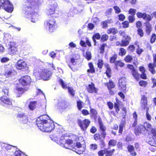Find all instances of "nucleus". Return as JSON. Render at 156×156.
Wrapping results in <instances>:
<instances>
[{"label":"nucleus","instance_id":"1","mask_svg":"<svg viewBox=\"0 0 156 156\" xmlns=\"http://www.w3.org/2000/svg\"><path fill=\"white\" fill-rule=\"evenodd\" d=\"M42 1V0H24L23 13L26 17L33 23L37 21V14L35 12Z\"/></svg>","mask_w":156,"mask_h":156},{"label":"nucleus","instance_id":"2","mask_svg":"<svg viewBox=\"0 0 156 156\" xmlns=\"http://www.w3.org/2000/svg\"><path fill=\"white\" fill-rule=\"evenodd\" d=\"M49 118L48 115H44L40 116L37 119V125L41 131L49 132L54 129V123Z\"/></svg>","mask_w":156,"mask_h":156},{"label":"nucleus","instance_id":"3","mask_svg":"<svg viewBox=\"0 0 156 156\" xmlns=\"http://www.w3.org/2000/svg\"><path fill=\"white\" fill-rule=\"evenodd\" d=\"M52 74L49 69H41L37 68L34 71V74L36 78L38 80L41 79L47 80L50 79Z\"/></svg>","mask_w":156,"mask_h":156},{"label":"nucleus","instance_id":"4","mask_svg":"<svg viewBox=\"0 0 156 156\" xmlns=\"http://www.w3.org/2000/svg\"><path fill=\"white\" fill-rule=\"evenodd\" d=\"M146 131L148 133H151L153 137L156 138V129L155 128H152L151 125L147 122H145L144 125H139L135 129V133L136 135H138L141 132Z\"/></svg>","mask_w":156,"mask_h":156},{"label":"nucleus","instance_id":"5","mask_svg":"<svg viewBox=\"0 0 156 156\" xmlns=\"http://www.w3.org/2000/svg\"><path fill=\"white\" fill-rule=\"evenodd\" d=\"M44 26L50 32H53L57 27L55 20L52 17L49 18L44 22Z\"/></svg>","mask_w":156,"mask_h":156},{"label":"nucleus","instance_id":"6","mask_svg":"<svg viewBox=\"0 0 156 156\" xmlns=\"http://www.w3.org/2000/svg\"><path fill=\"white\" fill-rule=\"evenodd\" d=\"M59 142L61 146L64 147L66 149L71 150L73 151H75V149L72 147L73 140L70 139L66 140L64 139V137H61Z\"/></svg>","mask_w":156,"mask_h":156},{"label":"nucleus","instance_id":"7","mask_svg":"<svg viewBox=\"0 0 156 156\" xmlns=\"http://www.w3.org/2000/svg\"><path fill=\"white\" fill-rule=\"evenodd\" d=\"M57 4L54 1H53L49 5L46 10V13L48 15H52L54 14Z\"/></svg>","mask_w":156,"mask_h":156},{"label":"nucleus","instance_id":"8","mask_svg":"<svg viewBox=\"0 0 156 156\" xmlns=\"http://www.w3.org/2000/svg\"><path fill=\"white\" fill-rule=\"evenodd\" d=\"M90 121L88 119H85L83 120L80 119L78 120L77 123L81 129L85 131L89 126Z\"/></svg>","mask_w":156,"mask_h":156},{"label":"nucleus","instance_id":"9","mask_svg":"<svg viewBox=\"0 0 156 156\" xmlns=\"http://www.w3.org/2000/svg\"><path fill=\"white\" fill-rule=\"evenodd\" d=\"M119 33L120 35L122 36L124 38V39L122 40L120 43V46H127L129 44L131 38L128 35L126 34L125 32L123 31H120Z\"/></svg>","mask_w":156,"mask_h":156},{"label":"nucleus","instance_id":"10","mask_svg":"<svg viewBox=\"0 0 156 156\" xmlns=\"http://www.w3.org/2000/svg\"><path fill=\"white\" fill-rule=\"evenodd\" d=\"M31 82L30 77L26 75L22 76L19 80L20 83L23 86H27L30 84Z\"/></svg>","mask_w":156,"mask_h":156},{"label":"nucleus","instance_id":"11","mask_svg":"<svg viewBox=\"0 0 156 156\" xmlns=\"http://www.w3.org/2000/svg\"><path fill=\"white\" fill-rule=\"evenodd\" d=\"M0 104L6 106L12 105V100L6 96H3L0 98Z\"/></svg>","mask_w":156,"mask_h":156},{"label":"nucleus","instance_id":"12","mask_svg":"<svg viewBox=\"0 0 156 156\" xmlns=\"http://www.w3.org/2000/svg\"><path fill=\"white\" fill-rule=\"evenodd\" d=\"M8 52L9 54L13 55L17 51V49L16 45L14 42H11L9 44Z\"/></svg>","mask_w":156,"mask_h":156},{"label":"nucleus","instance_id":"13","mask_svg":"<svg viewBox=\"0 0 156 156\" xmlns=\"http://www.w3.org/2000/svg\"><path fill=\"white\" fill-rule=\"evenodd\" d=\"M75 144H73L72 145V147L74 148L75 149V151L76 153L78 154H82L85 150V148L84 147H81V145L80 143L77 142L76 143V145Z\"/></svg>","mask_w":156,"mask_h":156},{"label":"nucleus","instance_id":"14","mask_svg":"<svg viewBox=\"0 0 156 156\" xmlns=\"http://www.w3.org/2000/svg\"><path fill=\"white\" fill-rule=\"evenodd\" d=\"M119 88L120 90L124 92L126 90V79L124 78L120 79L119 81Z\"/></svg>","mask_w":156,"mask_h":156},{"label":"nucleus","instance_id":"15","mask_svg":"<svg viewBox=\"0 0 156 156\" xmlns=\"http://www.w3.org/2000/svg\"><path fill=\"white\" fill-rule=\"evenodd\" d=\"M16 66L17 69L19 70H26L28 69L26 62L23 60H20L18 61L16 65Z\"/></svg>","mask_w":156,"mask_h":156},{"label":"nucleus","instance_id":"16","mask_svg":"<svg viewBox=\"0 0 156 156\" xmlns=\"http://www.w3.org/2000/svg\"><path fill=\"white\" fill-rule=\"evenodd\" d=\"M17 117L22 123L26 124L27 123L28 121V117L24 113H19L17 115Z\"/></svg>","mask_w":156,"mask_h":156},{"label":"nucleus","instance_id":"17","mask_svg":"<svg viewBox=\"0 0 156 156\" xmlns=\"http://www.w3.org/2000/svg\"><path fill=\"white\" fill-rule=\"evenodd\" d=\"M156 67V59H154L153 63H150L148 65V67L149 71L153 74H155L156 71L154 68Z\"/></svg>","mask_w":156,"mask_h":156},{"label":"nucleus","instance_id":"18","mask_svg":"<svg viewBox=\"0 0 156 156\" xmlns=\"http://www.w3.org/2000/svg\"><path fill=\"white\" fill-rule=\"evenodd\" d=\"M144 24L145 26L146 33L147 35H149L152 31V26L148 21L145 22Z\"/></svg>","mask_w":156,"mask_h":156},{"label":"nucleus","instance_id":"19","mask_svg":"<svg viewBox=\"0 0 156 156\" xmlns=\"http://www.w3.org/2000/svg\"><path fill=\"white\" fill-rule=\"evenodd\" d=\"M88 91L90 93H96L97 90L95 87L94 84L91 83L90 84L88 85L87 88Z\"/></svg>","mask_w":156,"mask_h":156},{"label":"nucleus","instance_id":"20","mask_svg":"<svg viewBox=\"0 0 156 156\" xmlns=\"http://www.w3.org/2000/svg\"><path fill=\"white\" fill-rule=\"evenodd\" d=\"M16 72L13 69H11L6 70L4 74L5 76L7 77H11L16 74Z\"/></svg>","mask_w":156,"mask_h":156},{"label":"nucleus","instance_id":"21","mask_svg":"<svg viewBox=\"0 0 156 156\" xmlns=\"http://www.w3.org/2000/svg\"><path fill=\"white\" fill-rule=\"evenodd\" d=\"M68 104L65 100H62L58 104V106L59 108L64 109L67 107Z\"/></svg>","mask_w":156,"mask_h":156},{"label":"nucleus","instance_id":"22","mask_svg":"<svg viewBox=\"0 0 156 156\" xmlns=\"http://www.w3.org/2000/svg\"><path fill=\"white\" fill-rule=\"evenodd\" d=\"M0 147H1L2 149L7 151L11 149L12 147H14L12 145L4 143H0Z\"/></svg>","mask_w":156,"mask_h":156},{"label":"nucleus","instance_id":"23","mask_svg":"<svg viewBox=\"0 0 156 156\" xmlns=\"http://www.w3.org/2000/svg\"><path fill=\"white\" fill-rule=\"evenodd\" d=\"M37 105V101H30L28 105V108L30 110H33L36 108Z\"/></svg>","mask_w":156,"mask_h":156},{"label":"nucleus","instance_id":"24","mask_svg":"<svg viewBox=\"0 0 156 156\" xmlns=\"http://www.w3.org/2000/svg\"><path fill=\"white\" fill-rule=\"evenodd\" d=\"M60 136L59 134L57 133L56 134H54L53 135H51L50 138L52 140L58 143V139Z\"/></svg>","mask_w":156,"mask_h":156},{"label":"nucleus","instance_id":"25","mask_svg":"<svg viewBox=\"0 0 156 156\" xmlns=\"http://www.w3.org/2000/svg\"><path fill=\"white\" fill-rule=\"evenodd\" d=\"M105 66L106 69V73L107 76L109 77H110L111 76V71L110 68L108 64H105Z\"/></svg>","mask_w":156,"mask_h":156},{"label":"nucleus","instance_id":"26","mask_svg":"<svg viewBox=\"0 0 156 156\" xmlns=\"http://www.w3.org/2000/svg\"><path fill=\"white\" fill-rule=\"evenodd\" d=\"M88 66L89 69L87 70V72L91 73H94L95 72V70L92 63H88Z\"/></svg>","mask_w":156,"mask_h":156},{"label":"nucleus","instance_id":"27","mask_svg":"<svg viewBox=\"0 0 156 156\" xmlns=\"http://www.w3.org/2000/svg\"><path fill=\"white\" fill-rule=\"evenodd\" d=\"M99 127L101 130L102 131L103 136L105 137L106 135V133L105 132V130L106 129L105 127L101 123H99Z\"/></svg>","mask_w":156,"mask_h":156},{"label":"nucleus","instance_id":"28","mask_svg":"<svg viewBox=\"0 0 156 156\" xmlns=\"http://www.w3.org/2000/svg\"><path fill=\"white\" fill-rule=\"evenodd\" d=\"M4 40L5 41H10L11 39V36L8 33H4Z\"/></svg>","mask_w":156,"mask_h":156},{"label":"nucleus","instance_id":"29","mask_svg":"<svg viewBox=\"0 0 156 156\" xmlns=\"http://www.w3.org/2000/svg\"><path fill=\"white\" fill-rule=\"evenodd\" d=\"M118 32L117 29L115 28H111L108 29L107 31V33L108 34L112 33L113 34H115Z\"/></svg>","mask_w":156,"mask_h":156},{"label":"nucleus","instance_id":"30","mask_svg":"<svg viewBox=\"0 0 156 156\" xmlns=\"http://www.w3.org/2000/svg\"><path fill=\"white\" fill-rule=\"evenodd\" d=\"M101 37V36L99 33H96L92 37V39L94 42V45H95L96 41L95 39H99Z\"/></svg>","mask_w":156,"mask_h":156},{"label":"nucleus","instance_id":"31","mask_svg":"<svg viewBox=\"0 0 156 156\" xmlns=\"http://www.w3.org/2000/svg\"><path fill=\"white\" fill-rule=\"evenodd\" d=\"M107 85L109 90L114 88L115 87L114 83L111 80H110L109 82L107 83Z\"/></svg>","mask_w":156,"mask_h":156},{"label":"nucleus","instance_id":"32","mask_svg":"<svg viewBox=\"0 0 156 156\" xmlns=\"http://www.w3.org/2000/svg\"><path fill=\"white\" fill-rule=\"evenodd\" d=\"M115 151V150L114 149H113L111 151H108L107 149H106L105 156H112Z\"/></svg>","mask_w":156,"mask_h":156},{"label":"nucleus","instance_id":"33","mask_svg":"<svg viewBox=\"0 0 156 156\" xmlns=\"http://www.w3.org/2000/svg\"><path fill=\"white\" fill-rule=\"evenodd\" d=\"M132 73L133 76L135 79L136 80H138L139 78V76L136 70H135L132 72Z\"/></svg>","mask_w":156,"mask_h":156},{"label":"nucleus","instance_id":"34","mask_svg":"<svg viewBox=\"0 0 156 156\" xmlns=\"http://www.w3.org/2000/svg\"><path fill=\"white\" fill-rule=\"evenodd\" d=\"M59 82L63 88L66 89L68 88L67 84L62 79H60L59 80Z\"/></svg>","mask_w":156,"mask_h":156},{"label":"nucleus","instance_id":"35","mask_svg":"<svg viewBox=\"0 0 156 156\" xmlns=\"http://www.w3.org/2000/svg\"><path fill=\"white\" fill-rule=\"evenodd\" d=\"M117 55L116 54H114L110 58V62L111 63H113L115 62V61L117 59Z\"/></svg>","mask_w":156,"mask_h":156},{"label":"nucleus","instance_id":"36","mask_svg":"<svg viewBox=\"0 0 156 156\" xmlns=\"http://www.w3.org/2000/svg\"><path fill=\"white\" fill-rule=\"evenodd\" d=\"M152 17L148 14H147L146 13L144 16L143 19L146 21H150L151 20Z\"/></svg>","mask_w":156,"mask_h":156},{"label":"nucleus","instance_id":"37","mask_svg":"<svg viewBox=\"0 0 156 156\" xmlns=\"http://www.w3.org/2000/svg\"><path fill=\"white\" fill-rule=\"evenodd\" d=\"M133 60V58L132 56L128 55L126 56L124 59L125 61L127 62H131Z\"/></svg>","mask_w":156,"mask_h":156},{"label":"nucleus","instance_id":"38","mask_svg":"<svg viewBox=\"0 0 156 156\" xmlns=\"http://www.w3.org/2000/svg\"><path fill=\"white\" fill-rule=\"evenodd\" d=\"M116 141L114 139L110 140L108 142V145L110 146H115L116 144Z\"/></svg>","mask_w":156,"mask_h":156},{"label":"nucleus","instance_id":"39","mask_svg":"<svg viewBox=\"0 0 156 156\" xmlns=\"http://www.w3.org/2000/svg\"><path fill=\"white\" fill-rule=\"evenodd\" d=\"M77 107L79 110H80L83 107V103L80 101H78L77 102Z\"/></svg>","mask_w":156,"mask_h":156},{"label":"nucleus","instance_id":"40","mask_svg":"<svg viewBox=\"0 0 156 156\" xmlns=\"http://www.w3.org/2000/svg\"><path fill=\"white\" fill-rule=\"evenodd\" d=\"M126 51L123 48H121L119 49V55L121 56H123L125 55Z\"/></svg>","mask_w":156,"mask_h":156},{"label":"nucleus","instance_id":"41","mask_svg":"<svg viewBox=\"0 0 156 156\" xmlns=\"http://www.w3.org/2000/svg\"><path fill=\"white\" fill-rule=\"evenodd\" d=\"M115 65L117 66H119L121 67H122L124 65V64L120 61H117L115 62Z\"/></svg>","mask_w":156,"mask_h":156},{"label":"nucleus","instance_id":"42","mask_svg":"<svg viewBox=\"0 0 156 156\" xmlns=\"http://www.w3.org/2000/svg\"><path fill=\"white\" fill-rule=\"evenodd\" d=\"M90 148L91 150H95L98 148V145L96 144H90Z\"/></svg>","mask_w":156,"mask_h":156},{"label":"nucleus","instance_id":"43","mask_svg":"<svg viewBox=\"0 0 156 156\" xmlns=\"http://www.w3.org/2000/svg\"><path fill=\"white\" fill-rule=\"evenodd\" d=\"M68 88L69 93L72 96H73L75 95V91L73 88L71 87H68Z\"/></svg>","mask_w":156,"mask_h":156},{"label":"nucleus","instance_id":"44","mask_svg":"<svg viewBox=\"0 0 156 156\" xmlns=\"http://www.w3.org/2000/svg\"><path fill=\"white\" fill-rule=\"evenodd\" d=\"M104 64L103 61L102 59H99L98 63V67L100 69L102 68Z\"/></svg>","mask_w":156,"mask_h":156},{"label":"nucleus","instance_id":"45","mask_svg":"<svg viewBox=\"0 0 156 156\" xmlns=\"http://www.w3.org/2000/svg\"><path fill=\"white\" fill-rule=\"evenodd\" d=\"M141 103L144 105V107L146 106L147 104V98L146 97H144L141 99Z\"/></svg>","mask_w":156,"mask_h":156},{"label":"nucleus","instance_id":"46","mask_svg":"<svg viewBox=\"0 0 156 156\" xmlns=\"http://www.w3.org/2000/svg\"><path fill=\"white\" fill-rule=\"evenodd\" d=\"M156 39V35L154 34H153L151 37L150 42L151 43H154Z\"/></svg>","mask_w":156,"mask_h":156},{"label":"nucleus","instance_id":"47","mask_svg":"<svg viewBox=\"0 0 156 156\" xmlns=\"http://www.w3.org/2000/svg\"><path fill=\"white\" fill-rule=\"evenodd\" d=\"M85 58L88 60H90L91 58V55L90 52L89 51H87L86 53Z\"/></svg>","mask_w":156,"mask_h":156},{"label":"nucleus","instance_id":"48","mask_svg":"<svg viewBox=\"0 0 156 156\" xmlns=\"http://www.w3.org/2000/svg\"><path fill=\"white\" fill-rule=\"evenodd\" d=\"M23 153L20 150L16 151L14 152L13 156H22Z\"/></svg>","mask_w":156,"mask_h":156},{"label":"nucleus","instance_id":"49","mask_svg":"<svg viewBox=\"0 0 156 156\" xmlns=\"http://www.w3.org/2000/svg\"><path fill=\"white\" fill-rule=\"evenodd\" d=\"M136 10L135 9H130L129 11V13L132 16H134L135 15Z\"/></svg>","mask_w":156,"mask_h":156},{"label":"nucleus","instance_id":"50","mask_svg":"<svg viewBox=\"0 0 156 156\" xmlns=\"http://www.w3.org/2000/svg\"><path fill=\"white\" fill-rule=\"evenodd\" d=\"M16 90L18 93L20 94H22L24 92V89L21 87H17L16 88Z\"/></svg>","mask_w":156,"mask_h":156},{"label":"nucleus","instance_id":"51","mask_svg":"<svg viewBox=\"0 0 156 156\" xmlns=\"http://www.w3.org/2000/svg\"><path fill=\"white\" fill-rule=\"evenodd\" d=\"M145 13H142L140 12H138L136 14L137 17L139 18H143V19Z\"/></svg>","mask_w":156,"mask_h":156},{"label":"nucleus","instance_id":"52","mask_svg":"<svg viewBox=\"0 0 156 156\" xmlns=\"http://www.w3.org/2000/svg\"><path fill=\"white\" fill-rule=\"evenodd\" d=\"M122 27L124 28H126L129 27V23L127 21H125L122 23Z\"/></svg>","mask_w":156,"mask_h":156},{"label":"nucleus","instance_id":"53","mask_svg":"<svg viewBox=\"0 0 156 156\" xmlns=\"http://www.w3.org/2000/svg\"><path fill=\"white\" fill-rule=\"evenodd\" d=\"M108 38V36L107 34H104L101 37V40L103 41H107Z\"/></svg>","mask_w":156,"mask_h":156},{"label":"nucleus","instance_id":"54","mask_svg":"<svg viewBox=\"0 0 156 156\" xmlns=\"http://www.w3.org/2000/svg\"><path fill=\"white\" fill-rule=\"evenodd\" d=\"M71 10L73 11V12L75 14H77L81 11L80 10H78V9L76 8L73 7L72 9Z\"/></svg>","mask_w":156,"mask_h":156},{"label":"nucleus","instance_id":"55","mask_svg":"<svg viewBox=\"0 0 156 156\" xmlns=\"http://www.w3.org/2000/svg\"><path fill=\"white\" fill-rule=\"evenodd\" d=\"M147 83L146 81L144 80H141L139 82V84L140 86L145 87L147 85Z\"/></svg>","mask_w":156,"mask_h":156},{"label":"nucleus","instance_id":"56","mask_svg":"<svg viewBox=\"0 0 156 156\" xmlns=\"http://www.w3.org/2000/svg\"><path fill=\"white\" fill-rule=\"evenodd\" d=\"M134 16L130 15L128 17V20L130 23H132L135 20Z\"/></svg>","mask_w":156,"mask_h":156},{"label":"nucleus","instance_id":"57","mask_svg":"<svg viewBox=\"0 0 156 156\" xmlns=\"http://www.w3.org/2000/svg\"><path fill=\"white\" fill-rule=\"evenodd\" d=\"M110 23V20H108L103 22L102 23V27L103 28H106L108 26V23Z\"/></svg>","mask_w":156,"mask_h":156},{"label":"nucleus","instance_id":"58","mask_svg":"<svg viewBox=\"0 0 156 156\" xmlns=\"http://www.w3.org/2000/svg\"><path fill=\"white\" fill-rule=\"evenodd\" d=\"M106 153L105 150H102L99 151L98 153V154L99 156H103Z\"/></svg>","mask_w":156,"mask_h":156},{"label":"nucleus","instance_id":"59","mask_svg":"<svg viewBox=\"0 0 156 156\" xmlns=\"http://www.w3.org/2000/svg\"><path fill=\"white\" fill-rule=\"evenodd\" d=\"M90 112L91 115L93 116H95L97 114L96 111L93 108H90Z\"/></svg>","mask_w":156,"mask_h":156},{"label":"nucleus","instance_id":"60","mask_svg":"<svg viewBox=\"0 0 156 156\" xmlns=\"http://www.w3.org/2000/svg\"><path fill=\"white\" fill-rule=\"evenodd\" d=\"M124 126V124L122 123H121L119 125V133H121L123 131V127Z\"/></svg>","mask_w":156,"mask_h":156},{"label":"nucleus","instance_id":"61","mask_svg":"<svg viewBox=\"0 0 156 156\" xmlns=\"http://www.w3.org/2000/svg\"><path fill=\"white\" fill-rule=\"evenodd\" d=\"M119 104L117 103H115L114 104V108L115 110V111L117 112H118L119 110Z\"/></svg>","mask_w":156,"mask_h":156},{"label":"nucleus","instance_id":"62","mask_svg":"<svg viewBox=\"0 0 156 156\" xmlns=\"http://www.w3.org/2000/svg\"><path fill=\"white\" fill-rule=\"evenodd\" d=\"M113 8L115 11V13H118L121 12L120 9L118 6H114Z\"/></svg>","mask_w":156,"mask_h":156},{"label":"nucleus","instance_id":"63","mask_svg":"<svg viewBox=\"0 0 156 156\" xmlns=\"http://www.w3.org/2000/svg\"><path fill=\"white\" fill-rule=\"evenodd\" d=\"M9 60V59L7 57H3L1 59V61L2 63H5L7 62Z\"/></svg>","mask_w":156,"mask_h":156},{"label":"nucleus","instance_id":"64","mask_svg":"<svg viewBox=\"0 0 156 156\" xmlns=\"http://www.w3.org/2000/svg\"><path fill=\"white\" fill-rule=\"evenodd\" d=\"M138 34L141 37H142L144 35V32L143 30L140 29H139L137 30Z\"/></svg>","mask_w":156,"mask_h":156}]
</instances>
